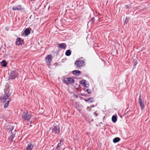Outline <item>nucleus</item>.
<instances>
[{
    "instance_id": "obj_1",
    "label": "nucleus",
    "mask_w": 150,
    "mask_h": 150,
    "mask_svg": "<svg viewBox=\"0 0 150 150\" xmlns=\"http://www.w3.org/2000/svg\"><path fill=\"white\" fill-rule=\"evenodd\" d=\"M4 94L0 98V101L2 103H5L4 105V108H6L9 104V103L11 100L10 98H9L11 94L10 89L8 88L6 89H4Z\"/></svg>"
},
{
    "instance_id": "obj_2",
    "label": "nucleus",
    "mask_w": 150,
    "mask_h": 150,
    "mask_svg": "<svg viewBox=\"0 0 150 150\" xmlns=\"http://www.w3.org/2000/svg\"><path fill=\"white\" fill-rule=\"evenodd\" d=\"M84 60V58L82 57L77 59L74 63L76 67V68H79L85 65Z\"/></svg>"
},
{
    "instance_id": "obj_3",
    "label": "nucleus",
    "mask_w": 150,
    "mask_h": 150,
    "mask_svg": "<svg viewBox=\"0 0 150 150\" xmlns=\"http://www.w3.org/2000/svg\"><path fill=\"white\" fill-rule=\"evenodd\" d=\"M31 116V115L28 111H25L24 112L21 116L22 119L24 121H29Z\"/></svg>"
},
{
    "instance_id": "obj_4",
    "label": "nucleus",
    "mask_w": 150,
    "mask_h": 150,
    "mask_svg": "<svg viewBox=\"0 0 150 150\" xmlns=\"http://www.w3.org/2000/svg\"><path fill=\"white\" fill-rule=\"evenodd\" d=\"M60 132V127L58 125H54L52 128V132L55 134H59Z\"/></svg>"
},
{
    "instance_id": "obj_5",
    "label": "nucleus",
    "mask_w": 150,
    "mask_h": 150,
    "mask_svg": "<svg viewBox=\"0 0 150 150\" xmlns=\"http://www.w3.org/2000/svg\"><path fill=\"white\" fill-rule=\"evenodd\" d=\"M138 103L139 104L140 107L142 110H143L145 108L144 103L143 100L141 98V95H140L138 99Z\"/></svg>"
},
{
    "instance_id": "obj_6",
    "label": "nucleus",
    "mask_w": 150,
    "mask_h": 150,
    "mask_svg": "<svg viewBox=\"0 0 150 150\" xmlns=\"http://www.w3.org/2000/svg\"><path fill=\"white\" fill-rule=\"evenodd\" d=\"M45 60L47 65H50L52 61V57L51 54L47 55L45 58Z\"/></svg>"
},
{
    "instance_id": "obj_7",
    "label": "nucleus",
    "mask_w": 150,
    "mask_h": 150,
    "mask_svg": "<svg viewBox=\"0 0 150 150\" xmlns=\"http://www.w3.org/2000/svg\"><path fill=\"white\" fill-rule=\"evenodd\" d=\"M18 75V74L16 71L15 70L11 72L10 78L11 79H14L17 77Z\"/></svg>"
},
{
    "instance_id": "obj_8",
    "label": "nucleus",
    "mask_w": 150,
    "mask_h": 150,
    "mask_svg": "<svg viewBox=\"0 0 150 150\" xmlns=\"http://www.w3.org/2000/svg\"><path fill=\"white\" fill-rule=\"evenodd\" d=\"M24 43L23 40L21 39L20 38H18L15 42L16 44L17 45H22Z\"/></svg>"
},
{
    "instance_id": "obj_9",
    "label": "nucleus",
    "mask_w": 150,
    "mask_h": 150,
    "mask_svg": "<svg viewBox=\"0 0 150 150\" xmlns=\"http://www.w3.org/2000/svg\"><path fill=\"white\" fill-rule=\"evenodd\" d=\"M12 9L14 11H19L23 9L21 5L13 6L12 7Z\"/></svg>"
},
{
    "instance_id": "obj_10",
    "label": "nucleus",
    "mask_w": 150,
    "mask_h": 150,
    "mask_svg": "<svg viewBox=\"0 0 150 150\" xmlns=\"http://www.w3.org/2000/svg\"><path fill=\"white\" fill-rule=\"evenodd\" d=\"M64 82L69 83H72L74 82V80L71 78L68 77L66 78L64 80Z\"/></svg>"
},
{
    "instance_id": "obj_11",
    "label": "nucleus",
    "mask_w": 150,
    "mask_h": 150,
    "mask_svg": "<svg viewBox=\"0 0 150 150\" xmlns=\"http://www.w3.org/2000/svg\"><path fill=\"white\" fill-rule=\"evenodd\" d=\"M33 147V144L30 142L29 143L26 148V150H32Z\"/></svg>"
},
{
    "instance_id": "obj_12",
    "label": "nucleus",
    "mask_w": 150,
    "mask_h": 150,
    "mask_svg": "<svg viewBox=\"0 0 150 150\" xmlns=\"http://www.w3.org/2000/svg\"><path fill=\"white\" fill-rule=\"evenodd\" d=\"M67 47V45L65 43H62L58 45V47L63 49H65Z\"/></svg>"
},
{
    "instance_id": "obj_13",
    "label": "nucleus",
    "mask_w": 150,
    "mask_h": 150,
    "mask_svg": "<svg viewBox=\"0 0 150 150\" xmlns=\"http://www.w3.org/2000/svg\"><path fill=\"white\" fill-rule=\"evenodd\" d=\"M6 129L9 132L11 131L13 129V127L8 125L7 126Z\"/></svg>"
},
{
    "instance_id": "obj_14",
    "label": "nucleus",
    "mask_w": 150,
    "mask_h": 150,
    "mask_svg": "<svg viewBox=\"0 0 150 150\" xmlns=\"http://www.w3.org/2000/svg\"><path fill=\"white\" fill-rule=\"evenodd\" d=\"M73 74L76 76H78L80 74L81 71L79 70H74L72 71Z\"/></svg>"
},
{
    "instance_id": "obj_15",
    "label": "nucleus",
    "mask_w": 150,
    "mask_h": 150,
    "mask_svg": "<svg viewBox=\"0 0 150 150\" xmlns=\"http://www.w3.org/2000/svg\"><path fill=\"white\" fill-rule=\"evenodd\" d=\"M117 116L116 115H113L112 117V120L113 122L115 123L117 121Z\"/></svg>"
},
{
    "instance_id": "obj_16",
    "label": "nucleus",
    "mask_w": 150,
    "mask_h": 150,
    "mask_svg": "<svg viewBox=\"0 0 150 150\" xmlns=\"http://www.w3.org/2000/svg\"><path fill=\"white\" fill-rule=\"evenodd\" d=\"M84 100L86 102L89 103H92L94 101L93 100V98H90L87 100L85 99Z\"/></svg>"
},
{
    "instance_id": "obj_17",
    "label": "nucleus",
    "mask_w": 150,
    "mask_h": 150,
    "mask_svg": "<svg viewBox=\"0 0 150 150\" xmlns=\"http://www.w3.org/2000/svg\"><path fill=\"white\" fill-rule=\"evenodd\" d=\"M120 140V139L118 137H116L114 138L113 141L114 143H116L119 142Z\"/></svg>"
},
{
    "instance_id": "obj_18",
    "label": "nucleus",
    "mask_w": 150,
    "mask_h": 150,
    "mask_svg": "<svg viewBox=\"0 0 150 150\" xmlns=\"http://www.w3.org/2000/svg\"><path fill=\"white\" fill-rule=\"evenodd\" d=\"M63 144V143H61L60 142L58 144L55 150H59L60 149L59 147L61 146Z\"/></svg>"
},
{
    "instance_id": "obj_19",
    "label": "nucleus",
    "mask_w": 150,
    "mask_h": 150,
    "mask_svg": "<svg viewBox=\"0 0 150 150\" xmlns=\"http://www.w3.org/2000/svg\"><path fill=\"white\" fill-rule=\"evenodd\" d=\"M2 64V66L3 67H6L7 65V63L6 62L5 60H3L1 62Z\"/></svg>"
},
{
    "instance_id": "obj_20",
    "label": "nucleus",
    "mask_w": 150,
    "mask_h": 150,
    "mask_svg": "<svg viewBox=\"0 0 150 150\" xmlns=\"http://www.w3.org/2000/svg\"><path fill=\"white\" fill-rule=\"evenodd\" d=\"M71 51L69 50H67L65 52V55L67 56H69L71 54Z\"/></svg>"
},
{
    "instance_id": "obj_21",
    "label": "nucleus",
    "mask_w": 150,
    "mask_h": 150,
    "mask_svg": "<svg viewBox=\"0 0 150 150\" xmlns=\"http://www.w3.org/2000/svg\"><path fill=\"white\" fill-rule=\"evenodd\" d=\"M24 33L26 35H28L30 33V30L28 29H26L24 31Z\"/></svg>"
},
{
    "instance_id": "obj_22",
    "label": "nucleus",
    "mask_w": 150,
    "mask_h": 150,
    "mask_svg": "<svg viewBox=\"0 0 150 150\" xmlns=\"http://www.w3.org/2000/svg\"><path fill=\"white\" fill-rule=\"evenodd\" d=\"M14 134H12L11 135V136L8 138V139L9 140H11L12 142L13 141V137H14Z\"/></svg>"
},
{
    "instance_id": "obj_23",
    "label": "nucleus",
    "mask_w": 150,
    "mask_h": 150,
    "mask_svg": "<svg viewBox=\"0 0 150 150\" xmlns=\"http://www.w3.org/2000/svg\"><path fill=\"white\" fill-rule=\"evenodd\" d=\"M86 81L85 80H81L80 82V83L82 84V85L83 86L84 84H85L86 83Z\"/></svg>"
},
{
    "instance_id": "obj_24",
    "label": "nucleus",
    "mask_w": 150,
    "mask_h": 150,
    "mask_svg": "<svg viewBox=\"0 0 150 150\" xmlns=\"http://www.w3.org/2000/svg\"><path fill=\"white\" fill-rule=\"evenodd\" d=\"M94 20V17H92L91 19V20L90 21L91 24H92Z\"/></svg>"
},
{
    "instance_id": "obj_25",
    "label": "nucleus",
    "mask_w": 150,
    "mask_h": 150,
    "mask_svg": "<svg viewBox=\"0 0 150 150\" xmlns=\"http://www.w3.org/2000/svg\"><path fill=\"white\" fill-rule=\"evenodd\" d=\"M133 60L134 62V66H136L137 64V62L134 59Z\"/></svg>"
},
{
    "instance_id": "obj_26",
    "label": "nucleus",
    "mask_w": 150,
    "mask_h": 150,
    "mask_svg": "<svg viewBox=\"0 0 150 150\" xmlns=\"http://www.w3.org/2000/svg\"><path fill=\"white\" fill-rule=\"evenodd\" d=\"M129 19V18L126 17L125 19V23H127Z\"/></svg>"
},
{
    "instance_id": "obj_27",
    "label": "nucleus",
    "mask_w": 150,
    "mask_h": 150,
    "mask_svg": "<svg viewBox=\"0 0 150 150\" xmlns=\"http://www.w3.org/2000/svg\"><path fill=\"white\" fill-rule=\"evenodd\" d=\"M86 91L88 93H90L91 92V91L89 89H87L86 90Z\"/></svg>"
},
{
    "instance_id": "obj_28",
    "label": "nucleus",
    "mask_w": 150,
    "mask_h": 150,
    "mask_svg": "<svg viewBox=\"0 0 150 150\" xmlns=\"http://www.w3.org/2000/svg\"><path fill=\"white\" fill-rule=\"evenodd\" d=\"M74 97L75 98H78V96L77 95L74 94Z\"/></svg>"
},
{
    "instance_id": "obj_29",
    "label": "nucleus",
    "mask_w": 150,
    "mask_h": 150,
    "mask_svg": "<svg viewBox=\"0 0 150 150\" xmlns=\"http://www.w3.org/2000/svg\"><path fill=\"white\" fill-rule=\"evenodd\" d=\"M63 141H64V139H63L61 138V139H60V142H61V143H63V142H63Z\"/></svg>"
},
{
    "instance_id": "obj_30",
    "label": "nucleus",
    "mask_w": 150,
    "mask_h": 150,
    "mask_svg": "<svg viewBox=\"0 0 150 150\" xmlns=\"http://www.w3.org/2000/svg\"><path fill=\"white\" fill-rule=\"evenodd\" d=\"M83 86L86 87H88V86H87V84L86 83H85V84L83 85Z\"/></svg>"
},
{
    "instance_id": "obj_31",
    "label": "nucleus",
    "mask_w": 150,
    "mask_h": 150,
    "mask_svg": "<svg viewBox=\"0 0 150 150\" xmlns=\"http://www.w3.org/2000/svg\"><path fill=\"white\" fill-rule=\"evenodd\" d=\"M94 114L96 117H97L98 115V114L95 112H94Z\"/></svg>"
},
{
    "instance_id": "obj_32",
    "label": "nucleus",
    "mask_w": 150,
    "mask_h": 150,
    "mask_svg": "<svg viewBox=\"0 0 150 150\" xmlns=\"http://www.w3.org/2000/svg\"><path fill=\"white\" fill-rule=\"evenodd\" d=\"M91 108H93L94 107V106H93V105H91Z\"/></svg>"
},
{
    "instance_id": "obj_33",
    "label": "nucleus",
    "mask_w": 150,
    "mask_h": 150,
    "mask_svg": "<svg viewBox=\"0 0 150 150\" xmlns=\"http://www.w3.org/2000/svg\"><path fill=\"white\" fill-rule=\"evenodd\" d=\"M89 86V85H88V84H87V86Z\"/></svg>"
},
{
    "instance_id": "obj_34",
    "label": "nucleus",
    "mask_w": 150,
    "mask_h": 150,
    "mask_svg": "<svg viewBox=\"0 0 150 150\" xmlns=\"http://www.w3.org/2000/svg\"><path fill=\"white\" fill-rule=\"evenodd\" d=\"M128 8V7H127V8Z\"/></svg>"
},
{
    "instance_id": "obj_35",
    "label": "nucleus",
    "mask_w": 150,
    "mask_h": 150,
    "mask_svg": "<svg viewBox=\"0 0 150 150\" xmlns=\"http://www.w3.org/2000/svg\"><path fill=\"white\" fill-rule=\"evenodd\" d=\"M128 8V7H127V8Z\"/></svg>"
},
{
    "instance_id": "obj_36",
    "label": "nucleus",
    "mask_w": 150,
    "mask_h": 150,
    "mask_svg": "<svg viewBox=\"0 0 150 150\" xmlns=\"http://www.w3.org/2000/svg\"><path fill=\"white\" fill-rule=\"evenodd\" d=\"M89 23H90V22H89L88 23V24Z\"/></svg>"
}]
</instances>
